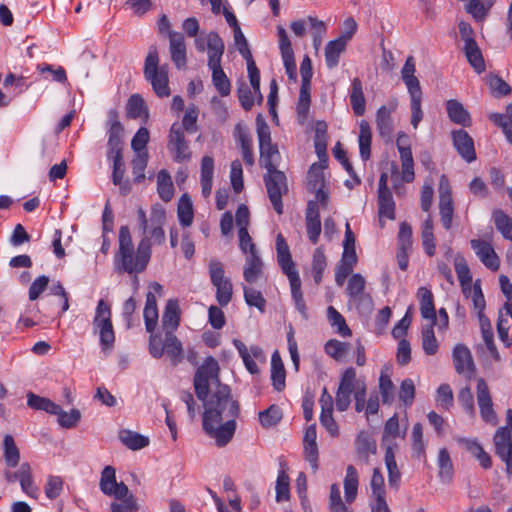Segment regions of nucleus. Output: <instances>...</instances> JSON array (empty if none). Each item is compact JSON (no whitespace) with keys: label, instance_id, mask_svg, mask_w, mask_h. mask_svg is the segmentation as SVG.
<instances>
[{"label":"nucleus","instance_id":"72a5a7b5","mask_svg":"<svg viewBox=\"0 0 512 512\" xmlns=\"http://www.w3.org/2000/svg\"><path fill=\"white\" fill-rule=\"evenodd\" d=\"M350 103L356 116H362L365 113V97L362 82L359 78L352 80Z\"/></svg>","mask_w":512,"mask_h":512},{"label":"nucleus","instance_id":"6e6552de","mask_svg":"<svg viewBox=\"0 0 512 512\" xmlns=\"http://www.w3.org/2000/svg\"><path fill=\"white\" fill-rule=\"evenodd\" d=\"M218 361L208 356L203 364L198 367L194 375V388L199 400L204 401L209 394L210 382L219 381Z\"/></svg>","mask_w":512,"mask_h":512},{"label":"nucleus","instance_id":"8fccbe9b","mask_svg":"<svg viewBox=\"0 0 512 512\" xmlns=\"http://www.w3.org/2000/svg\"><path fill=\"white\" fill-rule=\"evenodd\" d=\"M157 191L159 197L164 202H169L174 194V186L170 175L165 170H161L157 176Z\"/></svg>","mask_w":512,"mask_h":512},{"label":"nucleus","instance_id":"603ef678","mask_svg":"<svg viewBox=\"0 0 512 512\" xmlns=\"http://www.w3.org/2000/svg\"><path fill=\"white\" fill-rule=\"evenodd\" d=\"M327 318L332 327L342 337L351 336V329L348 327L345 318L333 306L327 309Z\"/></svg>","mask_w":512,"mask_h":512},{"label":"nucleus","instance_id":"6ab92c4d","mask_svg":"<svg viewBox=\"0 0 512 512\" xmlns=\"http://www.w3.org/2000/svg\"><path fill=\"white\" fill-rule=\"evenodd\" d=\"M169 50L171 60L178 69L186 67V44L183 34L176 31H169Z\"/></svg>","mask_w":512,"mask_h":512},{"label":"nucleus","instance_id":"f704fd0d","mask_svg":"<svg viewBox=\"0 0 512 512\" xmlns=\"http://www.w3.org/2000/svg\"><path fill=\"white\" fill-rule=\"evenodd\" d=\"M343 484L345 499L348 503H352L356 499L359 485V475L353 465L347 466Z\"/></svg>","mask_w":512,"mask_h":512},{"label":"nucleus","instance_id":"0e129e2a","mask_svg":"<svg viewBox=\"0 0 512 512\" xmlns=\"http://www.w3.org/2000/svg\"><path fill=\"white\" fill-rule=\"evenodd\" d=\"M458 402L463 410L471 417L475 418L476 411L474 397L469 386L463 387L458 393Z\"/></svg>","mask_w":512,"mask_h":512},{"label":"nucleus","instance_id":"69168bd1","mask_svg":"<svg viewBox=\"0 0 512 512\" xmlns=\"http://www.w3.org/2000/svg\"><path fill=\"white\" fill-rule=\"evenodd\" d=\"M276 501L283 502L290 498L289 476L284 470L279 471L276 480Z\"/></svg>","mask_w":512,"mask_h":512},{"label":"nucleus","instance_id":"052dcab7","mask_svg":"<svg viewBox=\"0 0 512 512\" xmlns=\"http://www.w3.org/2000/svg\"><path fill=\"white\" fill-rule=\"evenodd\" d=\"M422 347L427 355H434L438 351V342L434 335L432 323L422 329Z\"/></svg>","mask_w":512,"mask_h":512},{"label":"nucleus","instance_id":"423d86ee","mask_svg":"<svg viewBox=\"0 0 512 512\" xmlns=\"http://www.w3.org/2000/svg\"><path fill=\"white\" fill-rule=\"evenodd\" d=\"M264 168L267 170L264 183L269 200L275 212L281 215L283 214L282 197L288 192L286 175L275 167L274 162H265Z\"/></svg>","mask_w":512,"mask_h":512},{"label":"nucleus","instance_id":"0eeeda50","mask_svg":"<svg viewBox=\"0 0 512 512\" xmlns=\"http://www.w3.org/2000/svg\"><path fill=\"white\" fill-rule=\"evenodd\" d=\"M208 268L211 283L216 288V300L221 307H225L232 300V282L225 277L224 265L219 260L211 259Z\"/></svg>","mask_w":512,"mask_h":512},{"label":"nucleus","instance_id":"4c0bfd02","mask_svg":"<svg viewBox=\"0 0 512 512\" xmlns=\"http://www.w3.org/2000/svg\"><path fill=\"white\" fill-rule=\"evenodd\" d=\"M27 404L35 410H42L52 415L60 413L61 407L48 398L40 397L30 392L27 394Z\"/></svg>","mask_w":512,"mask_h":512},{"label":"nucleus","instance_id":"3c124183","mask_svg":"<svg viewBox=\"0 0 512 512\" xmlns=\"http://www.w3.org/2000/svg\"><path fill=\"white\" fill-rule=\"evenodd\" d=\"M283 417L281 408L272 404L267 409L259 412V421L264 428L276 426Z\"/></svg>","mask_w":512,"mask_h":512},{"label":"nucleus","instance_id":"f8f14e48","mask_svg":"<svg viewBox=\"0 0 512 512\" xmlns=\"http://www.w3.org/2000/svg\"><path fill=\"white\" fill-rule=\"evenodd\" d=\"M366 281L361 274H353L347 285V293L350 301L358 310L370 311L372 309V297L365 293Z\"/></svg>","mask_w":512,"mask_h":512},{"label":"nucleus","instance_id":"aec40b11","mask_svg":"<svg viewBox=\"0 0 512 512\" xmlns=\"http://www.w3.org/2000/svg\"><path fill=\"white\" fill-rule=\"evenodd\" d=\"M453 145L464 160H476L472 137L463 129L452 132Z\"/></svg>","mask_w":512,"mask_h":512},{"label":"nucleus","instance_id":"c9c22d12","mask_svg":"<svg viewBox=\"0 0 512 512\" xmlns=\"http://www.w3.org/2000/svg\"><path fill=\"white\" fill-rule=\"evenodd\" d=\"M371 141L372 132L369 123L366 120H361L359 124V151L362 160H369L371 155Z\"/></svg>","mask_w":512,"mask_h":512},{"label":"nucleus","instance_id":"7ed1b4c3","mask_svg":"<svg viewBox=\"0 0 512 512\" xmlns=\"http://www.w3.org/2000/svg\"><path fill=\"white\" fill-rule=\"evenodd\" d=\"M225 45L218 33L211 31L208 38V67L212 71V83L222 97L231 93V82L221 66Z\"/></svg>","mask_w":512,"mask_h":512},{"label":"nucleus","instance_id":"13d9d810","mask_svg":"<svg viewBox=\"0 0 512 512\" xmlns=\"http://www.w3.org/2000/svg\"><path fill=\"white\" fill-rule=\"evenodd\" d=\"M326 266V256L321 248H317L314 251L312 259V274L316 284H319L322 281Z\"/></svg>","mask_w":512,"mask_h":512},{"label":"nucleus","instance_id":"2eb2a0df","mask_svg":"<svg viewBox=\"0 0 512 512\" xmlns=\"http://www.w3.org/2000/svg\"><path fill=\"white\" fill-rule=\"evenodd\" d=\"M168 148L173 153L176 160H188L191 157V152L182 127L174 123L171 126L168 140Z\"/></svg>","mask_w":512,"mask_h":512},{"label":"nucleus","instance_id":"ddd939ff","mask_svg":"<svg viewBox=\"0 0 512 512\" xmlns=\"http://www.w3.org/2000/svg\"><path fill=\"white\" fill-rule=\"evenodd\" d=\"M470 246L486 268L494 272L499 270L500 259L490 242L481 239H472L470 240Z\"/></svg>","mask_w":512,"mask_h":512},{"label":"nucleus","instance_id":"c85d7f7f","mask_svg":"<svg viewBox=\"0 0 512 512\" xmlns=\"http://www.w3.org/2000/svg\"><path fill=\"white\" fill-rule=\"evenodd\" d=\"M384 460L388 471L389 486L397 491L401 484V472L397 466L395 452L392 446L386 448Z\"/></svg>","mask_w":512,"mask_h":512},{"label":"nucleus","instance_id":"4d7b16f0","mask_svg":"<svg viewBox=\"0 0 512 512\" xmlns=\"http://www.w3.org/2000/svg\"><path fill=\"white\" fill-rule=\"evenodd\" d=\"M378 213L380 219H395V202L393 200L392 193L378 195Z\"/></svg>","mask_w":512,"mask_h":512},{"label":"nucleus","instance_id":"cd10ccee","mask_svg":"<svg viewBox=\"0 0 512 512\" xmlns=\"http://www.w3.org/2000/svg\"><path fill=\"white\" fill-rule=\"evenodd\" d=\"M271 380L274 389L281 392L286 386V371L279 352L276 350L271 357Z\"/></svg>","mask_w":512,"mask_h":512},{"label":"nucleus","instance_id":"e2e57ef3","mask_svg":"<svg viewBox=\"0 0 512 512\" xmlns=\"http://www.w3.org/2000/svg\"><path fill=\"white\" fill-rule=\"evenodd\" d=\"M245 302L249 306H254L261 312L265 311L266 300L262 293L252 287L243 286Z\"/></svg>","mask_w":512,"mask_h":512},{"label":"nucleus","instance_id":"37998d69","mask_svg":"<svg viewBox=\"0 0 512 512\" xmlns=\"http://www.w3.org/2000/svg\"><path fill=\"white\" fill-rule=\"evenodd\" d=\"M289 282H290V287H291V296H292V300L294 302L295 308L306 319L308 317L307 306L305 304V300H304L303 293L301 290V279H300L299 275L292 274Z\"/></svg>","mask_w":512,"mask_h":512},{"label":"nucleus","instance_id":"9b49d317","mask_svg":"<svg viewBox=\"0 0 512 512\" xmlns=\"http://www.w3.org/2000/svg\"><path fill=\"white\" fill-rule=\"evenodd\" d=\"M476 399L479 414L483 422L491 426H496L498 424V416L494 409L489 386L483 378L477 379Z\"/></svg>","mask_w":512,"mask_h":512},{"label":"nucleus","instance_id":"f257e3e1","mask_svg":"<svg viewBox=\"0 0 512 512\" xmlns=\"http://www.w3.org/2000/svg\"><path fill=\"white\" fill-rule=\"evenodd\" d=\"M137 219L143 237L136 251L129 227L121 226L119 229V248L115 256V264L128 274L143 272L150 261L152 245H162L166 240L163 229L166 212L160 205L152 207L149 219L145 210L140 207L137 210Z\"/></svg>","mask_w":512,"mask_h":512},{"label":"nucleus","instance_id":"412c9836","mask_svg":"<svg viewBox=\"0 0 512 512\" xmlns=\"http://www.w3.org/2000/svg\"><path fill=\"white\" fill-rule=\"evenodd\" d=\"M396 106V102L391 104L390 107L383 105L376 113L377 130L379 135L385 140H389L391 138L394 130L392 113L395 111Z\"/></svg>","mask_w":512,"mask_h":512},{"label":"nucleus","instance_id":"ea45409f","mask_svg":"<svg viewBox=\"0 0 512 512\" xmlns=\"http://www.w3.org/2000/svg\"><path fill=\"white\" fill-rule=\"evenodd\" d=\"M119 439L127 448L134 451L149 445V439L146 436L126 429L119 432Z\"/></svg>","mask_w":512,"mask_h":512},{"label":"nucleus","instance_id":"bb28decb","mask_svg":"<svg viewBox=\"0 0 512 512\" xmlns=\"http://www.w3.org/2000/svg\"><path fill=\"white\" fill-rule=\"evenodd\" d=\"M417 297L420 304L421 316L424 319L431 320L432 325H435L437 315L431 290L426 287H420L417 292Z\"/></svg>","mask_w":512,"mask_h":512},{"label":"nucleus","instance_id":"f03ea898","mask_svg":"<svg viewBox=\"0 0 512 512\" xmlns=\"http://www.w3.org/2000/svg\"><path fill=\"white\" fill-rule=\"evenodd\" d=\"M205 411L203 419L236 420L240 407L238 401L231 395L229 386L218 384L210 398L203 401Z\"/></svg>","mask_w":512,"mask_h":512},{"label":"nucleus","instance_id":"dca6fc26","mask_svg":"<svg viewBox=\"0 0 512 512\" xmlns=\"http://www.w3.org/2000/svg\"><path fill=\"white\" fill-rule=\"evenodd\" d=\"M452 357L456 372L471 379L475 372V364L469 348L464 344H457L453 349Z\"/></svg>","mask_w":512,"mask_h":512},{"label":"nucleus","instance_id":"20e7f679","mask_svg":"<svg viewBox=\"0 0 512 512\" xmlns=\"http://www.w3.org/2000/svg\"><path fill=\"white\" fill-rule=\"evenodd\" d=\"M92 325L94 334L99 336L102 352L112 351L116 340L112 323V312L110 305L103 299H100L97 303Z\"/></svg>","mask_w":512,"mask_h":512},{"label":"nucleus","instance_id":"9d476101","mask_svg":"<svg viewBox=\"0 0 512 512\" xmlns=\"http://www.w3.org/2000/svg\"><path fill=\"white\" fill-rule=\"evenodd\" d=\"M203 419V429L205 433L213 438L219 447L226 446L234 436L236 430V420L229 419Z\"/></svg>","mask_w":512,"mask_h":512},{"label":"nucleus","instance_id":"864d4df0","mask_svg":"<svg viewBox=\"0 0 512 512\" xmlns=\"http://www.w3.org/2000/svg\"><path fill=\"white\" fill-rule=\"evenodd\" d=\"M113 173L112 180L113 184L119 186L120 193L122 195H127L131 191V183L128 179H124V174L126 171L125 163L126 162H113Z\"/></svg>","mask_w":512,"mask_h":512},{"label":"nucleus","instance_id":"a211bd4d","mask_svg":"<svg viewBox=\"0 0 512 512\" xmlns=\"http://www.w3.org/2000/svg\"><path fill=\"white\" fill-rule=\"evenodd\" d=\"M444 184H447V179L443 175L440 181L439 211L443 227L449 230L452 226L454 206L451 193L444 188Z\"/></svg>","mask_w":512,"mask_h":512},{"label":"nucleus","instance_id":"b1692460","mask_svg":"<svg viewBox=\"0 0 512 512\" xmlns=\"http://www.w3.org/2000/svg\"><path fill=\"white\" fill-rule=\"evenodd\" d=\"M445 107L451 122L463 127H469L471 125L470 113L464 108L460 101L456 99L447 100Z\"/></svg>","mask_w":512,"mask_h":512},{"label":"nucleus","instance_id":"473e14b6","mask_svg":"<svg viewBox=\"0 0 512 512\" xmlns=\"http://www.w3.org/2000/svg\"><path fill=\"white\" fill-rule=\"evenodd\" d=\"M145 327L147 332L152 333L158 321V309L155 295L149 291L146 295V303L143 311Z\"/></svg>","mask_w":512,"mask_h":512},{"label":"nucleus","instance_id":"393cba45","mask_svg":"<svg viewBox=\"0 0 512 512\" xmlns=\"http://www.w3.org/2000/svg\"><path fill=\"white\" fill-rule=\"evenodd\" d=\"M457 442L474 457H476L484 469L491 468L492 459L490 455L483 449L481 444L476 439L458 438Z\"/></svg>","mask_w":512,"mask_h":512},{"label":"nucleus","instance_id":"c03bdc74","mask_svg":"<svg viewBox=\"0 0 512 512\" xmlns=\"http://www.w3.org/2000/svg\"><path fill=\"white\" fill-rule=\"evenodd\" d=\"M4 460L8 467L14 468L19 464L20 451L12 435L7 434L3 440Z\"/></svg>","mask_w":512,"mask_h":512},{"label":"nucleus","instance_id":"4468645a","mask_svg":"<svg viewBox=\"0 0 512 512\" xmlns=\"http://www.w3.org/2000/svg\"><path fill=\"white\" fill-rule=\"evenodd\" d=\"M494 443L497 455L506 464V472L512 476V437L506 427H500L494 436Z\"/></svg>","mask_w":512,"mask_h":512},{"label":"nucleus","instance_id":"a19ab883","mask_svg":"<svg viewBox=\"0 0 512 512\" xmlns=\"http://www.w3.org/2000/svg\"><path fill=\"white\" fill-rule=\"evenodd\" d=\"M165 351L172 365H177L183 358L182 343L171 331L165 333Z\"/></svg>","mask_w":512,"mask_h":512},{"label":"nucleus","instance_id":"f3484780","mask_svg":"<svg viewBox=\"0 0 512 512\" xmlns=\"http://www.w3.org/2000/svg\"><path fill=\"white\" fill-rule=\"evenodd\" d=\"M319 205L316 201H308L305 213L306 232L312 244H317L321 234Z\"/></svg>","mask_w":512,"mask_h":512},{"label":"nucleus","instance_id":"a18cd8bd","mask_svg":"<svg viewBox=\"0 0 512 512\" xmlns=\"http://www.w3.org/2000/svg\"><path fill=\"white\" fill-rule=\"evenodd\" d=\"M464 52L469 64L480 74L485 70V63L482 52L476 42L464 45Z\"/></svg>","mask_w":512,"mask_h":512},{"label":"nucleus","instance_id":"58836bf2","mask_svg":"<svg viewBox=\"0 0 512 512\" xmlns=\"http://www.w3.org/2000/svg\"><path fill=\"white\" fill-rule=\"evenodd\" d=\"M150 139V134L147 128L141 127L135 133L131 141V148L136 153L139 160L148 158L147 144Z\"/></svg>","mask_w":512,"mask_h":512},{"label":"nucleus","instance_id":"4be33fe9","mask_svg":"<svg viewBox=\"0 0 512 512\" xmlns=\"http://www.w3.org/2000/svg\"><path fill=\"white\" fill-rule=\"evenodd\" d=\"M358 258L355 249H343L342 257L335 270V282L342 286L346 278L353 271L357 264Z\"/></svg>","mask_w":512,"mask_h":512},{"label":"nucleus","instance_id":"774afa93","mask_svg":"<svg viewBox=\"0 0 512 512\" xmlns=\"http://www.w3.org/2000/svg\"><path fill=\"white\" fill-rule=\"evenodd\" d=\"M138 510L139 505L133 494L120 499L119 503L113 502L111 504L112 512H138Z\"/></svg>","mask_w":512,"mask_h":512},{"label":"nucleus","instance_id":"1a4fd4ad","mask_svg":"<svg viewBox=\"0 0 512 512\" xmlns=\"http://www.w3.org/2000/svg\"><path fill=\"white\" fill-rule=\"evenodd\" d=\"M327 162H313L307 173V190L315 194L316 203L326 208L329 201V192L325 189L326 180L324 170L327 169Z\"/></svg>","mask_w":512,"mask_h":512},{"label":"nucleus","instance_id":"49530a36","mask_svg":"<svg viewBox=\"0 0 512 512\" xmlns=\"http://www.w3.org/2000/svg\"><path fill=\"white\" fill-rule=\"evenodd\" d=\"M439 477L442 482L449 483L453 478V464L446 448H441L438 454Z\"/></svg>","mask_w":512,"mask_h":512},{"label":"nucleus","instance_id":"6e6d98bb","mask_svg":"<svg viewBox=\"0 0 512 512\" xmlns=\"http://www.w3.org/2000/svg\"><path fill=\"white\" fill-rule=\"evenodd\" d=\"M422 245L428 256H433L435 254V241L433 234V221L431 218H428L424 221L422 226Z\"/></svg>","mask_w":512,"mask_h":512},{"label":"nucleus","instance_id":"7c9ffc66","mask_svg":"<svg viewBox=\"0 0 512 512\" xmlns=\"http://www.w3.org/2000/svg\"><path fill=\"white\" fill-rule=\"evenodd\" d=\"M327 141V124L324 121H317L315 124L314 148L319 160H328Z\"/></svg>","mask_w":512,"mask_h":512},{"label":"nucleus","instance_id":"e433bc0d","mask_svg":"<svg viewBox=\"0 0 512 512\" xmlns=\"http://www.w3.org/2000/svg\"><path fill=\"white\" fill-rule=\"evenodd\" d=\"M356 451L359 458L368 462L370 455L376 454L377 445L368 433L360 432L356 438Z\"/></svg>","mask_w":512,"mask_h":512},{"label":"nucleus","instance_id":"39448f33","mask_svg":"<svg viewBox=\"0 0 512 512\" xmlns=\"http://www.w3.org/2000/svg\"><path fill=\"white\" fill-rule=\"evenodd\" d=\"M144 76L148 80L154 92L159 97L170 95L168 69L166 65L159 66V56L156 46H150L144 63Z\"/></svg>","mask_w":512,"mask_h":512},{"label":"nucleus","instance_id":"5701e85b","mask_svg":"<svg viewBox=\"0 0 512 512\" xmlns=\"http://www.w3.org/2000/svg\"><path fill=\"white\" fill-rule=\"evenodd\" d=\"M257 134L261 159L273 160L275 157H279L278 148L271 142L270 129L266 123H258Z\"/></svg>","mask_w":512,"mask_h":512},{"label":"nucleus","instance_id":"2f4dec72","mask_svg":"<svg viewBox=\"0 0 512 512\" xmlns=\"http://www.w3.org/2000/svg\"><path fill=\"white\" fill-rule=\"evenodd\" d=\"M347 42L339 37L329 41L325 47V61L329 69L335 68L339 64L340 55L345 51Z\"/></svg>","mask_w":512,"mask_h":512},{"label":"nucleus","instance_id":"5fc2aeb1","mask_svg":"<svg viewBox=\"0 0 512 512\" xmlns=\"http://www.w3.org/2000/svg\"><path fill=\"white\" fill-rule=\"evenodd\" d=\"M107 160H122L123 133H107Z\"/></svg>","mask_w":512,"mask_h":512},{"label":"nucleus","instance_id":"a878e982","mask_svg":"<svg viewBox=\"0 0 512 512\" xmlns=\"http://www.w3.org/2000/svg\"><path fill=\"white\" fill-rule=\"evenodd\" d=\"M180 324V307L178 300L169 299L166 303L163 316L162 325L165 333L171 331L173 333Z\"/></svg>","mask_w":512,"mask_h":512},{"label":"nucleus","instance_id":"680f3d73","mask_svg":"<svg viewBox=\"0 0 512 512\" xmlns=\"http://www.w3.org/2000/svg\"><path fill=\"white\" fill-rule=\"evenodd\" d=\"M324 349L327 355L337 361H340L345 357L349 349V344L336 339H331L325 344Z\"/></svg>","mask_w":512,"mask_h":512},{"label":"nucleus","instance_id":"de8ad7c7","mask_svg":"<svg viewBox=\"0 0 512 512\" xmlns=\"http://www.w3.org/2000/svg\"><path fill=\"white\" fill-rule=\"evenodd\" d=\"M493 221L502 237L512 242V218L498 209L493 212Z\"/></svg>","mask_w":512,"mask_h":512},{"label":"nucleus","instance_id":"c756f323","mask_svg":"<svg viewBox=\"0 0 512 512\" xmlns=\"http://www.w3.org/2000/svg\"><path fill=\"white\" fill-rule=\"evenodd\" d=\"M263 261L258 253L246 255L243 277L248 283H255L262 274Z\"/></svg>","mask_w":512,"mask_h":512},{"label":"nucleus","instance_id":"338daca9","mask_svg":"<svg viewBox=\"0 0 512 512\" xmlns=\"http://www.w3.org/2000/svg\"><path fill=\"white\" fill-rule=\"evenodd\" d=\"M63 491V480L59 476L50 475L44 486V493L50 500L58 498Z\"/></svg>","mask_w":512,"mask_h":512},{"label":"nucleus","instance_id":"bf43d9fd","mask_svg":"<svg viewBox=\"0 0 512 512\" xmlns=\"http://www.w3.org/2000/svg\"><path fill=\"white\" fill-rule=\"evenodd\" d=\"M214 166L213 162H202L201 166V189L202 195L206 198L212 191Z\"/></svg>","mask_w":512,"mask_h":512},{"label":"nucleus","instance_id":"79ce46f5","mask_svg":"<svg viewBox=\"0 0 512 512\" xmlns=\"http://www.w3.org/2000/svg\"><path fill=\"white\" fill-rule=\"evenodd\" d=\"M177 216H178L180 224L183 227H188L193 223V219H194L193 204H192L191 198L186 193L183 194L178 201Z\"/></svg>","mask_w":512,"mask_h":512},{"label":"nucleus","instance_id":"09e8293b","mask_svg":"<svg viewBox=\"0 0 512 512\" xmlns=\"http://www.w3.org/2000/svg\"><path fill=\"white\" fill-rule=\"evenodd\" d=\"M310 90L311 84L301 83L298 102L296 106L297 115L299 121L304 123L308 116L309 108H310Z\"/></svg>","mask_w":512,"mask_h":512}]
</instances>
